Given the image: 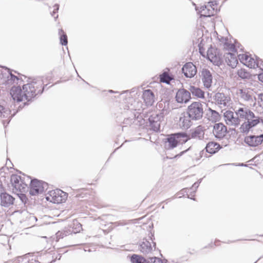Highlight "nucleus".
<instances>
[{"label":"nucleus","mask_w":263,"mask_h":263,"mask_svg":"<svg viewBox=\"0 0 263 263\" xmlns=\"http://www.w3.org/2000/svg\"><path fill=\"white\" fill-rule=\"evenodd\" d=\"M148 263H163L162 260L158 257H150L147 260Z\"/></svg>","instance_id":"obj_35"},{"label":"nucleus","mask_w":263,"mask_h":263,"mask_svg":"<svg viewBox=\"0 0 263 263\" xmlns=\"http://www.w3.org/2000/svg\"><path fill=\"white\" fill-rule=\"evenodd\" d=\"M237 95L245 101L253 102L254 97L253 90L249 88H243L237 91Z\"/></svg>","instance_id":"obj_13"},{"label":"nucleus","mask_w":263,"mask_h":263,"mask_svg":"<svg viewBox=\"0 0 263 263\" xmlns=\"http://www.w3.org/2000/svg\"><path fill=\"white\" fill-rule=\"evenodd\" d=\"M186 152V151H183L182 152H181L180 154V156H181L182 155H183V154H184L185 152Z\"/></svg>","instance_id":"obj_46"},{"label":"nucleus","mask_w":263,"mask_h":263,"mask_svg":"<svg viewBox=\"0 0 263 263\" xmlns=\"http://www.w3.org/2000/svg\"><path fill=\"white\" fill-rule=\"evenodd\" d=\"M6 69L8 70V73H9V76H8V78H9V77H10V78L8 80L9 81V80H12V81H13L14 82L15 81V80H17H17H18V78H17L16 76H14V75L12 74L10 72V69H7V68H6Z\"/></svg>","instance_id":"obj_38"},{"label":"nucleus","mask_w":263,"mask_h":263,"mask_svg":"<svg viewBox=\"0 0 263 263\" xmlns=\"http://www.w3.org/2000/svg\"><path fill=\"white\" fill-rule=\"evenodd\" d=\"M258 99L260 100V101H259L260 106L263 108V93L258 95Z\"/></svg>","instance_id":"obj_40"},{"label":"nucleus","mask_w":263,"mask_h":263,"mask_svg":"<svg viewBox=\"0 0 263 263\" xmlns=\"http://www.w3.org/2000/svg\"><path fill=\"white\" fill-rule=\"evenodd\" d=\"M28 263H41L39 260L35 258H31L28 260Z\"/></svg>","instance_id":"obj_43"},{"label":"nucleus","mask_w":263,"mask_h":263,"mask_svg":"<svg viewBox=\"0 0 263 263\" xmlns=\"http://www.w3.org/2000/svg\"><path fill=\"white\" fill-rule=\"evenodd\" d=\"M14 115V114L11 115V110L9 109L0 105V118L2 119L4 126H7Z\"/></svg>","instance_id":"obj_16"},{"label":"nucleus","mask_w":263,"mask_h":263,"mask_svg":"<svg viewBox=\"0 0 263 263\" xmlns=\"http://www.w3.org/2000/svg\"><path fill=\"white\" fill-rule=\"evenodd\" d=\"M237 74L239 77L241 78V79H247L250 76L249 73L243 69L238 70L237 71Z\"/></svg>","instance_id":"obj_33"},{"label":"nucleus","mask_w":263,"mask_h":263,"mask_svg":"<svg viewBox=\"0 0 263 263\" xmlns=\"http://www.w3.org/2000/svg\"><path fill=\"white\" fill-rule=\"evenodd\" d=\"M204 127L199 125L194 129L191 134V137L198 140H203L204 138Z\"/></svg>","instance_id":"obj_21"},{"label":"nucleus","mask_w":263,"mask_h":263,"mask_svg":"<svg viewBox=\"0 0 263 263\" xmlns=\"http://www.w3.org/2000/svg\"><path fill=\"white\" fill-rule=\"evenodd\" d=\"M213 134L217 139H221L226 135L227 127L221 123H215L213 127Z\"/></svg>","instance_id":"obj_12"},{"label":"nucleus","mask_w":263,"mask_h":263,"mask_svg":"<svg viewBox=\"0 0 263 263\" xmlns=\"http://www.w3.org/2000/svg\"><path fill=\"white\" fill-rule=\"evenodd\" d=\"M206 5H210L211 6H209V7L210 8H215V9L217 6L216 3L214 2H210Z\"/></svg>","instance_id":"obj_41"},{"label":"nucleus","mask_w":263,"mask_h":263,"mask_svg":"<svg viewBox=\"0 0 263 263\" xmlns=\"http://www.w3.org/2000/svg\"><path fill=\"white\" fill-rule=\"evenodd\" d=\"M209 6H211L210 5H204L200 7L199 12L201 15L209 17L215 14L216 11L215 10V8H210Z\"/></svg>","instance_id":"obj_23"},{"label":"nucleus","mask_w":263,"mask_h":263,"mask_svg":"<svg viewBox=\"0 0 263 263\" xmlns=\"http://www.w3.org/2000/svg\"><path fill=\"white\" fill-rule=\"evenodd\" d=\"M238 56L240 62L242 63L243 64H245L246 62H247V60H248L249 55L246 54H240Z\"/></svg>","instance_id":"obj_36"},{"label":"nucleus","mask_w":263,"mask_h":263,"mask_svg":"<svg viewBox=\"0 0 263 263\" xmlns=\"http://www.w3.org/2000/svg\"><path fill=\"white\" fill-rule=\"evenodd\" d=\"M207 58L215 65H219L221 63V59L217 49L212 47L207 51Z\"/></svg>","instance_id":"obj_11"},{"label":"nucleus","mask_w":263,"mask_h":263,"mask_svg":"<svg viewBox=\"0 0 263 263\" xmlns=\"http://www.w3.org/2000/svg\"><path fill=\"white\" fill-rule=\"evenodd\" d=\"M240 165L244 166V164L243 163H242ZM245 166H246V165H245Z\"/></svg>","instance_id":"obj_54"},{"label":"nucleus","mask_w":263,"mask_h":263,"mask_svg":"<svg viewBox=\"0 0 263 263\" xmlns=\"http://www.w3.org/2000/svg\"><path fill=\"white\" fill-rule=\"evenodd\" d=\"M160 81L163 83L169 84L172 78L167 72H164L160 76Z\"/></svg>","instance_id":"obj_30"},{"label":"nucleus","mask_w":263,"mask_h":263,"mask_svg":"<svg viewBox=\"0 0 263 263\" xmlns=\"http://www.w3.org/2000/svg\"><path fill=\"white\" fill-rule=\"evenodd\" d=\"M223 116L224 120L228 125L236 126L240 124V118L236 116L235 112L227 110L224 112Z\"/></svg>","instance_id":"obj_10"},{"label":"nucleus","mask_w":263,"mask_h":263,"mask_svg":"<svg viewBox=\"0 0 263 263\" xmlns=\"http://www.w3.org/2000/svg\"><path fill=\"white\" fill-rule=\"evenodd\" d=\"M200 76L204 87L209 89L213 83V76L211 71L203 68L200 72Z\"/></svg>","instance_id":"obj_9"},{"label":"nucleus","mask_w":263,"mask_h":263,"mask_svg":"<svg viewBox=\"0 0 263 263\" xmlns=\"http://www.w3.org/2000/svg\"><path fill=\"white\" fill-rule=\"evenodd\" d=\"M125 109H129V106H127L125 108Z\"/></svg>","instance_id":"obj_50"},{"label":"nucleus","mask_w":263,"mask_h":263,"mask_svg":"<svg viewBox=\"0 0 263 263\" xmlns=\"http://www.w3.org/2000/svg\"><path fill=\"white\" fill-rule=\"evenodd\" d=\"M248 67L251 68H255L259 66V61L256 59V60L254 59L253 58L249 56L248 60H247V62L245 64Z\"/></svg>","instance_id":"obj_27"},{"label":"nucleus","mask_w":263,"mask_h":263,"mask_svg":"<svg viewBox=\"0 0 263 263\" xmlns=\"http://www.w3.org/2000/svg\"><path fill=\"white\" fill-rule=\"evenodd\" d=\"M109 92H113V91H112V90H109Z\"/></svg>","instance_id":"obj_53"},{"label":"nucleus","mask_w":263,"mask_h":263,"mask_svg":"<svg viewBox=\"0 0 263 263\" xmlns=\"http://www.w3.org/2000/svg\"><path fill=\"white\" fill-rule=\"evenodd\" d=\"M204 153V151H203V150L200 152V155L201 157H202V155Z\"/></svg>","instance_id":"obj_47"},{"label":"nucleus","mask_w":263,"mask_h":263,"mask_svg":"<svg viewBox=\"0 0 263 263\" xmlns=\"http://www.w3.org/2000/svg\"><path fill=\"white\" fill-rule=\"evenodd\" d=\"M259 136H261V139H263V134L259 135Z\"/></svg>","instance_id":"obj_49"},{"label":"nucleus","mask_w":263,"mask_h":263,"mask_svg":"<svg viewBox=\"0 0 263 263\" xmlns=\"http://www.w3.org/2000/svg\"><path fill=\"white\" fill-rule=\"evenodd\" d=\"M139 249L141 252L144 254H147L151 253L153 250L151 242L147 239H143L141 243H140Z\"/></svg>","instance_id":"obj_24"},{"label":"nucleus","mask_w":263,"mask_h":263,"mask_svg":"<svg viewBox=\"0 0 263 263\" xmlns=\"http://www.w3.org/2000/svg\"><path fill=\"white\" fill-rule=\"evenodd\" d=\"M163 118L161 114H153L151 115L148 119L149 122H160V120Z\"/></svg>","instance_id":"obj_32"},{"label":"nucleus","mask_w":263,"mask_h":263,"mask_svg":"<svg viewBox=\"0 0 263 263\" xmlns=\"http://www.w3.org/2000/svg\"><path fill=\"white\" fill-rule=\"evenodd\" d=\"M42 80H33L31 83L23 86L22 89L20 86L12 87L10 90V95L14 101L21 102L26 100L29 101L38 93H42L44 89L42 87Z\"/></svg>","instance_id":"obj_1"},{"label":"nucleus","mask_w":263,"mask_h":263,"mask_svg":"<svg viewBox=\"0 0 263 263\" xmlns=\"http://www.w3.org/2000/svg\"><path fill=\"white\" fill-rule=\"evenodd\" d=\"M30 253H28V254H26L25 255V257L26 258V257H27L28 256H30Z\"/></svg>","instance_id":"obj_48"},{"label":"nucleus","mask_w":263,"mask_h":263,"mask_svg":"<svg viewBox=\"0 0 263 263\" xmlns=\"http://www.w3.org/2000/svg\"><path fill=\"white\" fill-rule=\"evenodd\" d=\"M221 146L219 144L215 142H209L205 147L206 152L213 154L216 153L220 148Z\"/></svg>","instance_id":"obj_25"},{"label":"nucleus","mask_w":263,"mask_h":263,"mask_svg":"<svg viewBox=\"0 0 263 263\" xmlns=\"http://www.w3.org/2000/svg\"><path fill=\"white\" fill-rule=\"evenodd\" d=\"M153 243H154V246H155L156 243L155 242H153Z\"/></svg>","instance_id":"obj_55"},{"label":"nucleus","mask_w":263,"mask_h":263,"mask_svg":"<svg viewBox=\"0 0 263 263\" xmlns=\"http://www.w3.org/2000/svg\"><path fill=\"white\" fill-rule=\"evenodd\" d=\"M30 178L27 179V181L24 180L20 176L13 174L11 176V183L12 186V191L13 193L18 194L19 192H25L27 189L28 184Z\"/></svg>","instance_id":"obj_4"},{"label":"nucleus","mask_w":263,"mask_h":263,"mask_svg":"<svg viewBox=\"0 0 263 263\" xmlns=\"http://www.w3.org/2000/svg\"><path fill=\"white\" fill-rule=\"evenodd\" d=\"M193 121L187 112H184L180 116L179 125L182 129H188L193 124Z\"/></svg>","instance_id":"obj_14"},{"label":"nucleus","mask_w":263,"mask_h":263,"mask_svg":"<svg viewBox=\"0 0 263 263\" xmlns=\"http://www.w3.org/2000/svg\"><path fill=\"white\" fill-rule=\"evenodd\" d=\"M57 237H58V236H59V232H58V233H57Z\"/></svg>","instance_id":"obj_51"},{"label":"nucleus","mask_w":263,"mask_h":263,"mask_svg":"<svg viewBox=\"0 0 263 263\" xmlns=\"http://www.w3.org/2000/svg\"><path fill=\"white\" fill-rule=\"evenodd\" d=\"M214 99L216 104L221 108L229 107L232 104L231 97L223 92H217Z\"/></svg>","instance_id":"obj_8"},{"label":"nucleus","mask_w":263,"mask_h":263,"mask_svg":"<svg viewBox=\"0 0 263 263\" xmlns=\"http://www.w3.org/2000/svg\"><path fill=\"white\" fill-rule=\"evenodd\" d=\"M14 198L10 195L3 193L1 194V205L3 206L8 207L13 204Z\"/></svg>","instance_id":"obj_22"},{"label":"nucleus","mask_w":263,"mask_h":263,"mask_svg":"<svg viewBox=\"0 0 263 263\" xmlns=\"http://www.w3.org/2000/svg\"><path fill=\"white\" fill-rule=\"evenodd\" d=\"M58 17V15L54 17L55 18H57Z\"/></svg>","instance_id":"obj_52"},{"label":"nucleus","mask_w":263,"mask_h":263,"mask_svg":"<svg viewBox=\"0 0 263 263\" xmlns=\"http://www.w3.org/2000/svg\"><path fill=\"white\" fill-rule=\"evenodd\" d=\"M201 180H202V179H200V180H198V182H195L194 183V184L193 185L191 189H187V188L186 189H183V190H182L181 191V193L182 194H184V193H186V195H187V197L188 198H191V199L195 200L194 198H192V197H190V196L187 194V192L190 191V190H191L195 189V190L193 191V192L195 193L196 192V189L198 187L199 184L201 183Z\"/></svg>","instance_id":"obj_29"},{"label":"nucleus","mask_w":263,"mask_h":263,"mask_svg":"<svg viewBox=\"0 0 263 263\" xmlns=\"http://www.w3.org/2000/svg\"><path fill=\"white\" fill-rule=\"evenodd\" d=\"M245 142L250 146L256 147L262 143L263 139L261 136L251 135L245 137Z\"/></svg>","instance_id":"obj_18"},{"label":"nucleus","mask_w":263,"mask_h":263,"mask_svg":"<svg viewBox=\"0 0 263 263\" xmlns=\"http://www.w3.org/2000/svg\"><path fill=\"white\" fill-rule=\"evenodd\" d=\"M30 183V194L32 196H36L42 193L45 190L47 189L48 184L44 181L34 179L29 180Z\"/></svg>","instance_id":"obj_7"},{"label":"nucleus","mask_w":263,"mask_h":263,"mask_svg":"<svg viewBox=\"0 0 263 263\" xmlns=\"http://www.w3.org/2000/svg\"><path fill=\"white\" fill-rule=\"evenodd\" d=\"M197 71L196 67L191 62L186 63L182 68V72L186 78L194 77Z\"/></svg>","instance_id":"obj_15"},{"label":"nucleus","mask_w":263,"mask_h":263,"mask_svg":"<svg viewBox=\"0 0 263 263\" xmlns=\"http://www.w3.org/2000/svg\"><path fill=\"white\" fill-rule=\"evenodd\" d=\"M130 261L132 263H148L147 260L140 255L133 254L130 257Z\"/></svg>","instance_id":"obj_28"},{"label":"nucleus","mask_w":263,"mask_h":263,"mask_svg":"<svg viewBox=\"0 0 263 263\" xmlns=\"http://www.w3.org/2000/svg\"><path fill=\"white\" fill-rule=\"evenodd\" d=\"M142 98L147 106H152L155 101L154 95L150 89H146L143 91Z\"/></svg>","instance_id":"obj_20"},{"label":"nucleus","mask_w":263,"mask_h":263,"mask_svg":"<svg viewBox=\"0 0 263 263\" xmlns=\"http://www.w3.org/2000/svg\"><path fill=\"white\" fill-rule=\"evenodd\" d=\"M59 34L60 35V42L62 45H66L67 44V36L62 29H60Z\"/></svg>","instance_id":"obj_31"},{"label":"nucleus","mask_w":263,"mask_h":263,"mask_svg":"<svg viewBox=\"0 0 263 263\" xmlns=\"http://www.w3.org/2000/svg\"><path fill=\"white\" fill-rule=\"evenodd\" d=\"M189 89L193 96L199 98H204V92L200 88L194 86H191Z\"/></svg>","instance_id":"obj_26"},{"label":"nucleus","mask_w":263,"mask_h":263,"mask_svg":"<svg viewBox=\"0 0 263 263\" xmlns=\"http://www.w3.org/2000/svg\"><path fill=\"white\" fill-rule=\"evenodd\" d=\"M209 110L211 111V115H212V117H213V118L216 120H218L219 118V115L218 114V112L214 110H213L211 108L209 109Z\"/></svg>","instance_id":"obj_37"},{"label":"nucleus","mask_w":263,"mask_h":263,"mask_svg":"<svg viewBox=\"0 0 263 263\" xmlns=\"http://www.w3.org/2000/svg\"><path fill=\"white\" fill-rule=\"evenodd\" d=\"M67 198V193L60 189L49 191L46 197L47 201L57 204L65 202Z\"/></svg>","instance_id":"obj_6"},{"label":"nucleus","mask_w":263,"mask_h":263,"mask_svg":"<svg viewBox=\"0 0 263 263\" xmlns=\"http://www.w3.org/2000/svg\"><path fill=\"white\" fill-rule=\"evenodd\" d=\"M186 112L193 120H199L203 115V105L199 102H194L188 106Z\"/></svg>","instance_id":"obj_5"},{"label":"nucleus","mask_w":263,"mask_h":263,"mask_svg":"<svg viewBox=\"0 0 263 263\" xmlns=\"http://www.w3.org/2000/svg\"><path fill=\"white\" fill-rule=\"evenodd\" d=\"M223 57L228 65L232 68L236 67L238 64V60L235 54L231 52H226L223 55Z\"/></svg>","instance_id":"obj_19"},{"label":"nucleus","mask_w":263,"mask_h":263,"mask_svg":"<svg viewBox=\"0 0 263 263\" xmlns=\"http://www.w3.org/2000/svg\"><path fill=\"white\" fill-rule=\"evenodd\" d=\"M152 129L155 132H158L160 130V122H149Z\"/></svg>","instance_id":"obj_34"},{"label":"nucleus","mask_w":263,"mask_h":263,"mask_svg":"<svg viewBox=\"0 0 263 263\" xmlns=\"http://www.w3.org/2000/svg\"><path fill=\"white\" fill-rule=\"evenodd\" d=\"M224 48H227L228 50L232 51H235V45L233 44H225Z\"/></svg>","instance_id":"obj_39"},{"label":"nucleus","mask_w":263,"mask_h":263,"mask_svg":"<svg viewBox=\"0 0 263 263\" xmlns=\"http://www.w3.org/2000/svg\"><path fill=\"white\" fill-rule=\"evenodd\" d=\"M259 80L263 82V72L258 75Z\"/></svg>","instance_id":"obj_44"},{"label":"nucleus","mask_w":263,"mask_h":263,"mask_svg":"<svg viewBox=\"0 0 263 263\" xmlns=\"http://www.w3.org/2000/svg\"><path fill=\"white\" fill-rule=\"evenodd\" d=\"M185 133H177L168 135L165 139L164 147L166 149H172L178 144H182L189 139Z\"/></svg>","instance_id":"obj_3"},{"label":"nucleus","mask_w":263,"mask_h":263,"mask_svg":"<svg viewBox=\"0 0 263 263\" xmlns=\"http://www.w3.org/2000/svg\"><path fill=\"white\" fill-rule=\"evenodd\" d=\"M191 99V94L190 91L184 89H179L176 95V100L178 103H186L189 101Z\"/></svg>","instance_id":"obj_17"},{"label":"nucleus","mask_w":263,"mask_h":263,"mask_svg":"<svg viewBox=\"0 0 263 263\" xmlns=\"http://www.w3.org/2000/svg\"><path fill=\"white\" fill-rule=\"evenodd\" d=\"M54 9L53 10V12L51 14V15L53 16L54 14H55L57 13V12L58 11V10H59V5L58 4H55L54 6Z\"/></svg>","instance_id":"obj_42"},{"label":"nucleus","mask_w":263,"mask_h":263,"mask_svg":"<svg viewBox=\"0 0 263 263\" xmlns=\"http://www.w3.org/2000/svg\"><path fill=\"white\" fill-rule=\"evenodd\" d=\"M78 226V230H77V232H79L80 231V230L81 229V227H82V225L80 224V223H78L77 224Z\"/></svg>","instance_id":"obj_45"},{"label":"nucleus","mask_w":263,"mask_h":263,"mask_svg":"<svg viewBox=\"0 0 263 263\" xmlns=\"http://www.w3.org/2000/svg\"><path fill=\"white\" fill-rule=\"evenodd\" d=\"M234 110L236 116L240 118L239 123L241 120L244 121L240 127V132L243 133H248L251 128L259 123V118L255 116L254 112L245 105L236 107Z\"/></svg>","instance_id":"obj_2"}]
</instances>
